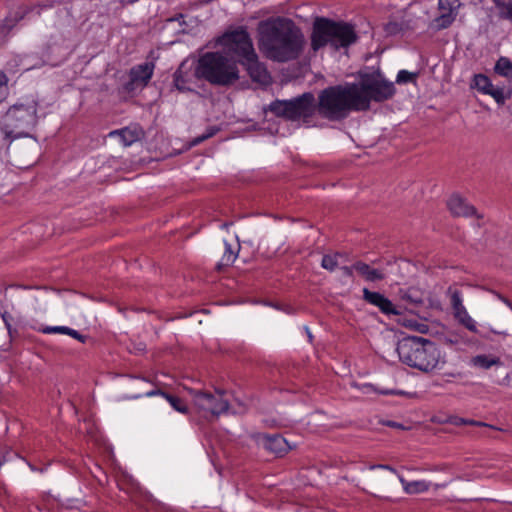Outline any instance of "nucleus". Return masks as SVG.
<instances>
[{"label": "nucleus", "mask_w": 512, "mask_h": 512, "mask_svg": "<svg viewBox=\"0 0 512 512\" xmlns=\"http://www.w3.org/2000/svg\"><path fill=\"white\" fill-rule=\"evenodd\" d=\"M258 48L275 62L297 59L304 45V36L293 20L276 16L262 20L257 26Z\"/></svg>", "instance_id": "f257e3e1"}, {"label": "nucleus", "mask_w": 512, "mask_h": 512, "mask_svg": "<svg viewBox=\"0 0 512 512\" xmlns=\"http://www.w3.org/2000/svg\"><path fill=\"white\" fill-rule=\"evenodd\" d=\"M363 103L352 83L329 86L318 95V115L329 121H341L351 111H361Z\"/></svg>", "instance_id": "f03ea898"}, {"label": "nucleus", "mask_w": 512, "mask_h": 512, "mask_svg": "<svg viewBox=\"0 0 512 512\" xmlns=\"http://www.w3.org/2000/svg\"><path fill=\"white\" fill-rule=\"evenodd\" d=\"M396 351L402 363L424 373L437 369L441 362L437 345L423 337L403 338L398 342Z\"/></svg>", "instance_id": "7ed1b4c3"}, {"label": "nucleus", "mask_w": 512, "mask_h": 512, "mask_svg": "<svg viewBox=\"0 0 512 512\" xmlns=\"http://www.w3.org/2000/svg\"><path fill=\"white\" fill-rule=\"evenodd\" d=\"M358 39L353 25L343 21H333L325 17H317L313 22L310 36L311 49L314 52L329 45L335 51L348 48Z\"/></svg>", "instance_id": "20e7f679"}, {"label": "nucleus", "mask_w": 512, "mask_h": 512, "mask_svg": "<svg viewBox=\"0 0 512 512\" xmlns=\"http://www.w3.org/2000/svg\"><path fill=\"white\" fill-rule=\"evenodd\" d=\"M197 75L212 85L228 87L240 78L237 61L222 52H206L198 60Z\"/></svg>", "instance_id": "39448f33"}, {"label": "nucleus", "mask_w": 512, "mask_h": 512, "mask_svg": "<svg viewBox=\"0 0 512 512\" xmlns=\"http://www.w3.org/2000/svg\"><path fill=\"white\" fill-rule=\"evenodd\" d=\"M352 84L356 95L364 102V108L361 111H367L372 101L384 102L391 99L396 93L394 83L387 80L379 69L360 72L358 83Z\"/></svg>", "instance_id": "423d86ee"}, {"label": "nucleus", "mask_w": 512, "mask_h": 512, "mask_svg": "<svg viewBox=\"0 0 512 512\" xmlns=\"http://www.w3.org/2000/svg\"><path fill=\"white\" fill-rule=\"evenodd\" d=\"M38 103L31 99L26 103L12 105L2 119V130L9 138L28 136V131L37 122Z\"/></svg>", "instance_id": "0eeeda50"}, {"label": "nucleus", "mask_w": 512, "mask_h": 512, "mask_svg": "<svg viewBox=\"0 0 512 512\" xmlns=\"http://www.w3.org/2000/svg\"><path fill=\"white\" fill-rule=\"evenodd\" d=\"M269 109L278 117L291 121L302 120L304 123H309L313 115L318 114L317 102L311 92L303 93L290 100L273 101Z\"/></svg>", "instance_id": "6e6552de"}, {"label": "nucleus", "mask_w": 512, "mask_h": 512, "mask_svg": "<svg viewBox=\"0 0 512 512\" xmlns=\"http://www.w3.org/2000/svg\"><path fill=\"white\" fill-rule=\"evenodd\" d=\"M216 43L235 54L239 62L256 52L250 34L244 26L226 31L217 38Z\"/></svg>", "instance_id": "1a4fd4ad"}, {"label": "nucleus", "mask_w": 512, "mask_h": 512, "mask_svg": "<svg viewBox=\"0 0 512 512\" xmlns=\"http://www.w3.org/2000/svg\"><path fill=\"white\" fill-rule=\"evenodd\" d=\"M223 391L214 394L200 390L192 391L193 403L203 417L218 416L228 410V400Z\"/></svg>", "instance_id": "9d476101"}, {"label": "nucleus", "mask_w": 512, "mask_h": 512, "mask_svg": "<svg viewBox=\"0 0 512 512\" xmlns=\"http://www.w3.org/2000/svg\"><path fill=\"white\" fill-rule=\"evenodd\" d=\"M154 64L146 62L136 65L130 69L129 81L123 85L126 93H132L137 89H142L149 83L153 76Z\"/></svg>", "instance_id": "9b49d317"}, {"label": "nucleus", "mask_w": 512, "mask_h": 512, "mask_svg": "<svg viewBox=\"0 0 512 512\" xmlns=\"http://www.w3.org/2000/svg\"><path fill=\"white\" fill-rule=\"evenodd\" d=\"M239 63L246 68L248 75L253 82L258 83L261 86H268L271 84V75L268 72L265 64L259 61L256 52H254V55L248 56L244 60H241Z\"/></svg>", "instance_id": "f8f14e48"}, {"label": "nucleus", "mask_w": 512, "mask_h": 512, "mask_svg": "<svg viewBox=\"0 0 512 512\" xmlns=\"http://www.w3.org/2000/svg\"><path fill=\"white\" fill-rule=\"evenodd\" d=\"M260 444L263 448L274 454L276 457L284 456L291 447L287 440L279 434H264L260 437Z\"/></svg>", "instance_id": "ddd939ff"}, {"label": "nucleus", "mask_w": 512, "mask_h": 512, "mask_svg": "<svg viewBox=\"0 0 512 512\" xmlns=\"http://www.w3.org/2000/svg\"><path fill=\"white\" fill-rule=\"evenodd\" d=\"M440 14L433 21L437 30L445 29L450 26L454 20V10L458 7V0H439Z\"/></svg>", "instance_id": "4468645a"}, {"label": "nucleus", "mask_w": 512, "mask_h": 512, "mask_svg": "<svg viewBox=\"0 0 512 512\" xmlns=\"http://www.w3.org/2000/svg\"><path fill=\"white\" fill-rule=\"evenodd\" d=\"M195 79H200L197 75V67L186 69L185 63H182L173 75L174 86L180 92L192 91L191 84Z\"/></svg>", "instance_id": "2eb2a0df"}, {"label": "nucleus", "mask_w": 512, "mask_h": 512, "mask_svg": "<svg viewBox=\"0 0 512 512\" xmlns=\"http://www.w3.org/2000/svg\"><path fill=\"white\" fill-rule=\"evenodd\" d=\"M363 299L369 304L378 307L380 311L384 314H400V312L394 307L393 303L379 292H372L369 289L364 288Z\"/></svg>", "instance_id": "dca6fc26"}, {"label": "nucleus", "mask_w": 512, "mask_h": 512, "mask_svg": "<svg viewBox=\"0 0 512 512\" xmlns=\"http://www.w3.org/2000/svg\"><path fill=\"white\" fill-rule=\"evenodd\" d=\"M143 131L138 126H129L122 129L111 131L108 136L110 138H118L119 142L124 146H130L141 139Z\"/></svg>", "instance_id": "f3484780"}, {"label": "nucleus", "mask_w": 512, "mask_h": 512, "mask_svg": "<svg viewBox=\"0 0 512 512\" xmlns=\"http://www.w3.org/2000/svg\"><path fill=\"white\" fill-rule=\"evenodd\" d=\"M447 206L454 216L469 217L476 214V208L460 195H452L447 202Z\"/></svg>", "instance_id": "a211bd4d"}, {"label": "nucleus", "mask_w": 512, "mask_h": 512, "mask_svg": "<svg viewBox=\"0 0 512 512\" xmlns=\"http://www.w3.org/2000/svg\"><path fill=\"white\" fill-rule=\"evenodd\" d=\"M482 93L491 95L498 104H504L510 93H505V89L494 87L489 78L482 74Z\"/></svg>", "instance_id": "6ab92c4d"}, {"label": "nucleus", "mask_w": 512, "mask_h": 512, "mask_svg": "<svg viewBox=\"0 0 512 512\" xmlns=\"http://www.w3.org/2000/svg\"><path fill=\"white\" fill-rule=\"evenodd\" d=\"M354 269L366 281L374 282L384 279V274L380 270L374 269L362 261L355 262Z\"/></svg>", "instance_id": "aec40b11"}, {"label": "nucleus", "mask_w": 512, "mask_h": 512, "mask_svg": "<svg viewBox=\"0 0 512 512\" xmlns=\"http://www.w3.org/2000/svg\"><path fill=\"white\" fill-rule=\"evenodd\" d=\"M155 395H160V396L164 397L169 402V404L172 406V408L174 410H176L177 412H180L182 414L188 413L187 405L184 403V401L181 398H179L177 396L167 394L160 389H153V390L145 393V396H148V397L155 396Z\"/></svg>", "instance_id": "412c9836"}, {"label": "nucleus", "mask_w": 512, "mask_h": 512, "mask_svg": "<svg viewBox=\"0 0 512 512\" xmlns=\"http://www.w3.org/2000/svg\"><path fill=\"white\" fill-rule=\"evenodd\" d=\"M399 480L403 486V489L408 494H417L425 492L429 489L430 485L424 480L418 481H407L402 476H399Z\"/></svg>", "instance_id": "4be33fe9"}, {"label": "nucleus", "mask_w": 512, "mask_h": 512, "mask_svg": "<svg viewBox=\"0 0 512 512\" xmlns=\"http://www.w3.org/2000/svg\"><path fill=\"white\" fill-rule=\"evenodd\" d=\"M495 74L505 77L507 79L512 78V61L506 57H500L495 66H494Z\"/></svg>", "instance_id": "5701e85b"}, {"label": "nucleus", "mask_w": 512, "mask_h": 512, "mask_svg": "<svg viewBox=\"0 0 512 512\" xmlns=\"http://www.w3.org/2000/svg\"><path fill=\"white\" fill-rule=\"evenodd\" d=\"M399 294H400L401 299L408 303L418 305L423 302V299H422L419 291L415 288H408L406 290H400Z\"/></svg>", "instance_id": "b1692460"}, {"label": "nucleus", "mask_w": 512, "mask_h": 512, "mask_svg": "<svg viewBox=\"0 0 512 512\" xmlns=\"http://www.w3.org/2000/svg\"><path fill=\"white\" fill-rule=\"evenodd\" d=\"M500 18L509 20L512 23V1H495Z\"/></svg>", "instance_id": "393cba45"}, {"label": "nucleus", "mask_w": 512, "mask_h": 512, "mask_svg": "<svg viewBox=\"0 0 512 512\" xmlns=\"http://www.w3.org/2000/svg\"><path fill=\"white\" fill-rule=\"evenodd\" d=\"M25 17L24 12L17 11L14 14L5 17L3 20V28L7 31H11L21 20Z\"/></svg>", "instance_id": "a878e982"}, {"label": "nucleus", "mask_w": 512, "mask_h": 512, "mask_svg": "<svg viewBox=\"0 0 512 512\" xmlns=\"http://www.w3.org/2000/svg\"><path fill=\"white\" fill-rule=\"evenodd\" d=\"M340 256L341 255L339 253L324 255L321 261V266L326 270L333 271L338 265V257Z\"/></svg>", "instance_id": "bb28decb"}, {"label": "nucleus", "mask_w": 512, "mask_h": 512, "mask_svg": "<svg viewBox=\"0 0 512 512\" xmlns=\"http://www.w3.org/2000/svg\"><path fill=\"white\" fill-rule=\"evenodd\" d=\"M456 318L468 330H470L471 332H477L476 322L468 315L466 311L459 312Z\"/></svg>", "instance_id": "cd10ccee"}, {"label": "nucleus", "mask_w": 512, "mask_h": 512, "mask_svg": "<svg viewBox=\"0 0 512 512\" xmlns=\"http://www.w3.org/2000/svg\"><path fill=\"white\" fill-rule=\"evenodd\" d=\"M451 305L454 310L455 317L458 316L459 312L466 311L462 305V298L459 292L454 291L450 297Z\"/></svg>", "instance_id": "c85d7f7f"}, {"label": "nucleus", "mask_w": 512, "mask_h": 512, "mask_svg": "<svg viewBox=\"0 0 512 512\" xmlns=\"http://www.w3.org/2000/svg\"><path fill=\"white\" fill-rule=\"evenodd\" d=\"M236 258H237V253H235L232 250V247L229 243L225 242V252L222 256L221 264L228 266V265L232 264Z\"/></svg>", "instance_id": "c756f323"}, {"label": "nucleus", "mask_w": 512, "mask_h": 512, "mask_svg": "<svg viewBox=\"0 0 512 512\" xmlns=\"http://www.w3.org/2000/svg\"><path fill=\"white\" fill-rule=\"evenodd\" d=\"M8 96V77L0 71V103L4 102Z\"/></svg>", "instance_id": "7c9ffc66"}, {"label": "nucleus", "mask_w": 512, "mask_h": 512, "mask_svg": "<svg viewBox=\"0 0 512 512\" xmlns=\"http://www.w3.org/2000/svg\"><path fill=\"white\" fill-rule=\"evenodd\" d=\"M218 129L215 128V127H209L206 131V133L202 134L201 136H197L195 137L192 141H191V145L192 146H196L200 143H202L203 141L211 138L212 136H214L216 133H217Z\"/></svg>", "instance_id": "2f4dec72"}, {"label": "nucleus", "mask_w": 512, "mask_h": 512, "mask_svg": "<svg viewBox=\"0 0 512 512\" xmlns=\"http://www.w3.org/2000/svg\"><path fill=\"white\" fill-rule=\"evenodd\" d=\"M67 326H46L43 328H40L39 331L44 334H65Z\"/></svg>", "instance_id": "473e14b6"}, {"label": "nucleus", "mask_w": 512, "mask_h": 512, "mask_svg": "<svg viewBox=\"0 0 512 512\" xmlns=\"http://www.w3.org/2000/svg\"><path fill=\"white\" fill-rule=\"evenodd\" d=\"M65 335H69L70 337L78 340L81 343H85L88 339V336L80 334L77 330H74L70 327L66 328Z\"/></svg>", "instance_id": "72a5a7b5"}, {"label": "nucleus", "mask_w": 512, "mask_h": 512, "mask_svg": "<svg viewBox=\"0 0 512 512\" xmlns=\"http://www.w3.org/2000/svg\"><path fill=\"white\" fill-rule=\"evenodd\" d=\"M413 74L407 70H400L396 77V82L399 84L408 83L412 80Z\"/></svg>", "instance_id": "f704fd0d"}, {"label": "nucleus", "mask_w": 512, "mask_h": 512, "mask_svg": "<svg viewBox=\"0 0 512 512\" xmlns=\"http://www.w3.org/2000/svg\"><path fill=\"white\" fill-rule=\"evenodd\" d=\"M500 359L499 358H489L487 356L482 355V368L488 369L494 365H499Z\"/></svg>", "instance_id": "c9c22d12"}, {"label": "nucleus", "mask_w": 512, "mask_h": 512, "mask_svg": "<svg viewBox=\"0 0 512 512\" xmlns=\"http://www.w3.org/2000/svg\"><path fill=\"white\" fill-rule=\"evenodd\" d=\"M2 319H3V322L8 330V333H9V336L10 337H13V329H12V326H11V319L12 317L7 313V312H4L2 315H1Z\"/></svg>", "instance_id": "e433bc0d"}, {"label": "nucleus", "mask_w": 512, "mask_h": 512, "mask_svg": "<svg viewBox=\"0 0 512 512\" xmlns=\"http://www.w3.org/2000/svg\"><path fill=\"white\" fill-rule=\"evenodd\" d=\"M341 271H342L344 276L352 277L353 276V271H355L354 264L352 266H343V267H341Z\"/></svg>", "instance_id": "4c0bfd02"}, {"label": "nucleus", "mask_w": 512, "mask_h": 512, "mask_svg": "<svg viewBox=\"0 0 512 512\" xmlns=\"http://www.w3.org/2000/svg\"><path fill=\"white\" fill-rule=\"evenodd\" d=\"M480 87V74H474L473 80L471 82V88H479Z\"/></svg>", "instance_id": "58836bf2"}, {"label": "nucleus", "mask_w": 512, "mask_h": 512, "mask_svg": "<svg viewBox=\"0 0 512 512\" xmlns=\"http://www.w3.org/2000/svg\"><path fill=\"white\" fill-rule=\"evenodd\" d=\"M370 468L371 469L380 468V469H385V470L391 471L393 473H396V470L393 467L389 466V465H383V464L372 465Z\"/></svg>", "instance_id": "ea45409f"}, {"label": "nucleus", "mask_w": 512, "mask_h": 512, "mask_svg": "<svg viewBox=\"0 0 512 512\" xmlns=\"http://www.w3.org/2000/svg\"><path fill=\"white\" fill-rule=\"evenodd\" d=\"M370 468L371 469L380 468V469H385V470L391 471L393 473H396V470L393 467L389 466V465H383V464L372 465Z\"/></svg>", "instance_id": "a19ab883"}, {"label": "nucleus", "mask_w": 512, "mask_h": 512, "mask_svg": "<svg viewBox=\"0 0 512 512\" xmlns=\"http://www.w3.org/2000/svg\"><path fill=\"white\" fill-rule=\"evenodd\" d=\"M466 423H469V424H474V425H480V422L478 421H473V420H470V421H467L463 418H460L458 419L457 421H455V424H466Z\"/></svg>", "instance_id": "79ce46f5"}, {"label": "nucleus", "mask_w": 512, "mask_h": 512, "mask_svg": "<svg viewBox=\"0 0 512 512\" xmlns=\"http://www.w3.org/2000/svg\"><path fill=\"white\" fill-rule=\"evenodd\" d=\"M386 426L393 427V428H403L402 424L394 422V421H387L383 423Z\"/></svg>", "instance_id": "37998d69"}, {"label": "nucleus", "mask_w": 512, "mask_h": 512, "mask_svg": "<svg viewBox=\"0 0 512 512\" xmlns=\"http://www.w3.org/2000/svg\"><path fill=\"white\" fill-rule=\"evenodd\" d=\"M471 362H472L475 366L479 365V364H480V356L478 355V356L473 357V358L471 359Z\"/></svg>", "instance_id": "c03bdc74"}]
</instances>
